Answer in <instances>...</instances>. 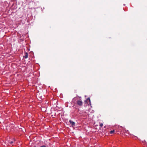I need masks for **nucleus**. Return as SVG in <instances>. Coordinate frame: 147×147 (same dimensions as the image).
I'll return each instance as SVG.
<instances>
[{
    "mask_svg": "<svg viewBox=\"0 0 147 147\" xmlns=\"http://www.w3.org/2000/svg\"><path fill=\"white\" fill-rule=\"evenodd\" d=\"M9 143L11 144L13 143V141H11V142H9Z\"/></svg>",
    "mask_w": 147,
    "mask_h": 147,
    "instance_id": "7",
    "label": "nucleus"
},
{
    "mask_svg": "<svg viewBox=\"0 0 147 147\" xmlns=\"http://www.w3.org/2000/svg\"><path fill=\"white\" fill-rule=\"evenodd\" d=\"M40 147H46V146L45 145H43L42 146H41Z\"/></svg>",
    "mask_w": 147,
    "mask_h": 147,
    "instance_id": "8",
    "label": "nucleus"
},
{
    "mask_svg": "<svg viewBox=\"0 0 147 147\" xmlns=\"http://www.w3.org/2000/svg\"><path fill=\"white\" fill-rule=\"evenodd\" d=\"M115 131L114 130H111L110 131V133L111 134H112L113 133H114V132H115Z\"/></svg>",
    "mask_w": 147,
    "mask_h": 147,
    "instance_id": "5",
    "label": "nucleus"
},
{
    "mask_svg": "<svg viewBox=\"0 0 147 147\" xmlns=\"http://www.w3.org/2000/svg\"><path fill=\"white\" fill-rule=\"evenodd\" d=\"M69 122L72 126L75 125V123L74 122L72 121L71 120H70Z\"/></svg>",
    "mask_w": 147,
    "mask_h": 147,
    "instance_id": "2",
    "label": "nucleus"
},
{
    "mask_svg": "<svg viewBox=\"0 0 147 147\" xmlns=\"http://www.w3.org/2000/svg\"><path fill=\"white\" fill-rule=\"evenodd\" d=\"M28 57V54L27 53H25V55L24 56V57L26 59Z\"/></svg>",
    "mask_w": 147,
    "mask_h": 147,
    "instance_id": "3",
    "label": "nucleus"
},
{
    "mask_svg": "<svg viewBox=\"0 0 147 147\" xmlns=\"http://www.w3.org/2000/svg\"><path fill=\"white\" fill-rule=\"evenodd\" d=\"M34 147H36V146H34Z\"/></svg>",
    "mask_w": 147,
    "mask_h": 147,
    "instance_id": "9",
    "label": "nucleus"
},
{
    "mask_svg": "<svg viewBox=\"0 0 147 147\" xmlns=\"http://www.w3.org/2000/svg\"><path fill=\"white\" fill-rule=\"evenodd\" d=\"M103 125V124L102 123H101L100 124V127H102Z\"/></svg>",
    "mask_w": 147,
    "mask_h": 147,
    "instance_id": "6",
    "label": "nucleus"
},
{
    "mask_svg": "<svg viewBox=\"0 0 147 147\" xmlns=\"http://www.w3.org/2000/svg\"><path fill=\"white\" fill-rule=\"evenodd\" d=\"M77 104L79 106H81L82 105V102L81 100H78L77 102Z\"/></svg>",
    "mask_w": 147,
    "mask_h": 147,
    "instance_id": "1",
    "label": "nucleus"
},
{
    "mask_svg": "<svg viewBox=\"0 0 147 147\" xmlns=\"http://www.w3.org/2000/svg\"><path fill=\"white\" fill-rule=\"evenodd\" d=\"M87 101H88L89 103H90V98H88L87 99Z\"/></svg>",
    "mask_w": 147,
    "mask_h": 147,
    "instance_id": "4",
    "label": "nucleus"
}]
</instances>
